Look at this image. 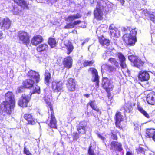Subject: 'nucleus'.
<instances>
[{
    "label": "nucleus",
    "instance_id": "39",
    "mask_svg": "<svg viewBox=\"0 0 155 155\" xmlns=\"http://www.w3.org/2000/svg\"><path fill=\"white\" fill-rule=\"evenodd\" d=\"M108 61L112 64L115 65L116 67H117L119 66V63L115 58H110L108 59Z\"/></svg>",
    "mask_w": 155,
    "mask_h": 155
},
{
    "label": "nucleus",
    "instance_id": "13",
    "mask_svg": "<svg viewBox=\"0 0 155 155\" xmlns=\"http://www.w3.org/2000/svg\"><path fill=\"white\" fill-rule=\"evenodd\" d=\"M51 116L50 118L49 122L47 121L48 124L51 127L56 128L57 127V122L54 115L53 111L51 112Z\"/></svg>",
    "mask_w": 155,
    "mask_h": 155
},
{
    "label": "nucleus",
    "instance_id": "42",
    "mask_svg": "<svg viewBox=\"0 0 155 155\" xmlns=\"http://www.w3.org/2000/svg\"><path fill=\"white\" fill-rule=\"evenodd\" d=\"M94 61L92 60H85L83 63V65L84 66H91L94 63Z\"/></svg>",
    "mask_w": 155,
    "mask_h": 155
},
{
    "label": "nucleus",
    "instance_id": "11",
    "mask_svg": "<svg viewBox=\"0 0 155 155\" xmlns=\"http://www.w3.org/2000/svg\"><path fill=\"white\" fill-rule=\"evenodd\" d=\"M24 117L27 121L29 124H34L37 122L36 120L31 114L26 113L24 114Z\"/></svg>",
    "mask_w": 155,
    "mask_h": 155
},
{
    "label": "nucleus",
    "instance_id": "17",
    "mask_svg": "<svg viewBox=\"0 0 155 155\" xmlns=\"http://www.w3.org/2000/svg\"><path fill=\"white\" fill-rule=\"evenodd\" d=\"M68 84H67V87L70 91H73L75 89L76 83L75 80L71 78L68 80Z\"/></svg>",
    "mask_w": 155,
    "mask_h": 155
},
{
    "label": "nucleus",
    "instance_id": "16",
    "mask_svg": "<svg viewBox=\"0 0 155 155\" xmlns=\"http://www.w3.org/2000/svg\"><path fill=\"white\" fill-rule=\"evenodd\" d=\"M117 55L119 59L120 64L121 67L123 69L126 68L127 66L124 56L121 53H118Z\"/></svg>",
    "mask_w": 155,
    "mask_h": 155
},
{
    "label": "nucleus",
    "instance_id": "19",
    "mask_svg": "<svg viewBox=\"0 0 155 155\" xmlns=\"http://www.w3.org/2000/svg\"><path fill=\"white\" fill-rule=\"evenodd\" d=\"M43 39L41 36L40 35H37L33 38L31 42L32 45L36 46L43 42Z\"/></svg>",
    "mask_w": 155,
    "mask_h": 155
},
{
    "label": "nucleus",
    "instance_id": "40",
    "mask_svg": "<svg viewBox=\"0 0 155 155\" xmlns=\"http://www.w3.org/2000/svg\"><path fill=\"white\" fill-rule=\"evenodd\" d=\"M108 26L106 25H101L97 29L98 31L99 30L103 32H106L107 30Z\"/></svg>",
    "mask_w": 155,
    "mask_h": 155
},
{
    "label": "nucleus",
    "instance_id": "45",
    "mask_svg": "<svg viewBox=\"0 0 155 155\" xmlns=\"http://www.w3.org/2000/svg\"><path fill=\"white\" fill-rule=\"evenodd\" d=\"M93 149L94 148L92 147V146L91 144L88 150V154L89 155H96L94 152Z\"/></svg>",
    "mask_w": 155,
    "mask_h": 155
},
{
    "label": "nucleus",
    "instance_id": "30",
    "mask_svg": "<svg viewBox=\"0 0 155 155\" xmlns=\"http://www.w3.org/2000/svg\"><path fill=\"white\" fill-rule=\"evenodd\" d=\"M144 64V62L138 57L135 61H134V66L138 68H140L143 66Z\"/></svg>",
    "mask_w": 155,
    "mask_h": 155
},
{
    "label": "nucleus",
    "instance_id": "26",
    "mask_svg": "<svg viewBox=\"0 0 155 155\" xmlns=\"http://www.w3.org/2000/svg\"><path fill=\"white\" fill-rule=\"evenodd\" d=\"M3 20L1 27H3L6 29L9 28L11 25V21L9 19L7 18H3Z\"/></svg>",
    "mask_w": 155,
    "mask_h": 155
},
{
    "label": "nucleus",
    "instance_id": "48",
    "mask_svg": "<svg viewBox=\"0 0 155 155\" xmlns=\"http://www.w3.org/2000/svg\"><path fill=\"white\" fill-rule=\"evenodd\" d=\"M137 57L134 56L133 55H130L128 56V58L129 60L131 62L134 63V61L137 59Z\"/></svg>",
    "mask_w": 155,
    "mask_h": 155
},
{
    "label": "nucleus",
    "instance_id": "57",
    "mask_svg": "<svg viewBox=\"0 0 155 155\" xmlns=\"http://www.w3.org/2000/svg\"><path fill=\"white\" fill-rule=\"evenodd\" d=\"M81 22L82 21L80 20H78L74 21V22L73 23V24H74V27L75 25L81 23Z\"/></svg>",
    "mask_w": 155,
    "mask_h": 155
},
{
    "label": "nucleus",
    "instance_id": "46",
    "mask_svg": "<svg viewBox=\"0 0 155 155\" xmlns=\"http://www.w3.org/2000/svg\"><path fill=\"white\" fill-rule=\"evenodd\" d=\"M147 150H145L142 146H140L138 149L137 150V153H140L142 154L145 155V151Z\"/></svg>",
    "mask_w": 155,
    "mask_h": 155
},
{
    "label": "nucleus",
    "instance_id": "5",
    "mask_svg": "<svg viewBox=\"0 0 155 155\" xmlns=\"http://www.w3.org/2000/svg\"><path fill=\"white\" fill-rule=\"evenodd\" d=\"M150 78L148 71H146L141 70L138 74V78L139 80L141 81H146V83L142 85L143 87H149L150 84L147 81Z\"/></svg>",
    "mask_w": 155,
    "mask_h": 155
},
{
    "label": "nucleus",
    "instance_id": "10",
    "mask_svg": "<svg viewBox=\"0 0 155 155\" xmlns=\"http://www.w3.org/2000/svg\"><path fill=\"white\" fill-rule=\"evenodd\" d=\"M28 76L31 79L35 80L36 83H38L40 81V75L38 72L30 70L27 73Z\"/></svg>",
    "mask_w": 155,
    "mask_h": 155
},
{
    "label": "nucleus",
    "instance_id": "36",
    "mask_svg": "<svg viewBox=\"0 0 155 155\" xmlns=\"http://www.w3.org/2000/svg\"><path fill=\"white\" fill-rule=\"evenodd\" d=\"M45 81L47 84H48L49 80L51 78V74L48 71H45Z\"/></svg>",
    "mask_w": 155,
    "mask_h": 155
},
{
    "label": "nucleus",
    "instance_id": "32",
    "mask_svg": "<svg viewBox=\"0 0 155 155\" xmlns=\"http://www.w3.org/2000/svg\"><path fill=\"white\" fill-rule=\"evenodd\" d=\"M44 99L46 104L49 107L51 112H53V110L51 104V99L48 96H46L44 97Z\"/></svg>",
    "mask_w": 155,
    "mask_h": 155
},
{
    "label": "nucleus",
    "instance_id": "52",
    "mask_svg": "<svg viewBox=\"0 0 155 155\" xmlns=\"http://www.w3.org/2000/svg\"><path fill=\"white\" fill-rule=\"evenodd\" d=\"M99 0H90V5L93 6L95 5L96 2L97 1V4Z\"/></svg>",
    "mask_w": 155,
    "mask_h": 155
},
{
    "label": "nucleus",
    "instance_id": "41",
    "mask_svg": "<svg viewBox=\"0 0 155 155\" xmlns=\"http://www.w3.org/2000/svg\"><path fill=\"white\" fill-rule=\"evenodd\" d=\"M153 12H148L146 9L144 10L142 12V14L143 16H145L147 17V18H149Z\"/></svg>",
    "mask_w": 155,
    "mask_h": 155
},
{
    "label": "nucleus",
    "instance_id": "25",
    "mask_svg": "<svg viewBox=\"0 0 155 155\" xmlns=\"http://www.w3.org/2000/svg\"><path fill=\"white\" fill-rule=\"evenodd\" d=\"M115 70L114 68L112 66L107 65H103L101 67V70L102 72H104V70H105L109 72H112Z\"/></svg>",
    "mask_w": 155,
    "mask_h": 155
},
{
    "label": "nucleus",
    "instance_id": "55",
    "mask_svg": "<svg viewBox=\"0 0 155 155\" xmlns=\"http://www.w3.org/2000/svg\"><path fill=\"white\" fill-rule=\"evenodd\" d=\"M30 152L28 149H27L25 146L24 147V153L26 154H27Z\"/></svg>",
    "mask_w": 155,
    "mask_h": 155
},
{
    "label": "nucleus",
    "instance_id": "1",
    "mask_svg": "<svg viewBox=\"0 0 155 155\" xmlns=\"http://www.w3.org/2000/svg\"><path fill=\"white\" fill-rule=\"evenodd\" d=\"M113 6V4L107 0H99L96 9L94 12L95 18L99 20H102L103 15V11L105 10L106 12H108L110 8Z\"/></svg>",
    "mask_w": 155,
    "mask_h": 155
},
{
    "label": "nucleus",
    "instance_id": "59",
    "mask_svg": "<svg viewBox=\"0 0 155 155\" xmlns=\"http://www.w3.org/2000/svg\"><path fill=\"white\" fill-rule=\"evenodd\" d=\"M48 134H49V135L51 136H53L54 132L53 130L52 129H50V130H49V132Z\"/></svg>",
    "mask_w": 155,
    "mask_h": 155
},
{
    "label": "nucleus",
    "instance_id": "60",
    "mask_svg": "<svg viewBox=\"0 0 155 155\" xmlns=\"http://www.w3.org/2000/svg\"><path fill=\"white\" fill-rule=\"evenodd\" d=\"M89 38H87L85 39L84 40V41L82 43V45H83L84 44L88 42L89 41Z\"/></svg>",
    "mask_w": 155,
    "mask_h": 155
},
{
    "label": "nucleus",
    "instance_id": "37",
    "mask_svg": "<svg viewBox=\"0 0 155 155\" xmlns=\"http://www.w3.org/2000/svg\"><path fill=\"white\" fill-rule=\"evenodd\" d=\"M112 31L113 32L112 33L111 32H110L111 35L113 37H117L120 36L119 31L117 28H114V29Z\"/></svg>",
    "mask_w": 155,
    "mask_h": 155
},
{
    "label": "nucleus",
    "instance_id": "43",
    "mask_svg": "<svg viewBox=\"0 0 155 155\" xmlns=\"http://www.w3.org/2000/svg\"><path fill=\"white\" fill-rule=\"evenodd\" d=\"M72 136L74 141H77L79 137V134L77 132H73L72 134Z\"/></svg>",
    "mask_w": 155,
    "mask_h": 155
},
{
    "label": "nucleus",
    "instance_id": "44",
    "mask_svg": "<svg viewBox=\"0 0 155 155\" xmlns=\"http://www.w3.org/2000/svg\"><path fill=\"white\" fill-rule=\"evenodd\" d=\"M32 94L38 93L39 94L40 93V87L39 86L36 85L35 89L31 91Z\"/></svg>",
    "mask_w": 155,
    "mask_h": 155
},
{
    "label": "nucleus",
    "instance_id": "2",
    "mask_svg": "<svg viewBox=\"0 0 155 155\" xmlns=\"http://www.w3.org/2000/svg\"><path fill=\"white\" fill-rule=\"evenodd\" d=\"M123 31L124 34L123 36V41L127 45H134L137 41L136 28L132 29L130 27H126L123 28Z\"/></svg>",
    "mask_w": 155,
    "mask_h": 155
},
{
    "label": "nucleus",
    "instance_id": "35",
    "mask_svg": "<svg viewBox=\"0 0 155 155\" xmlns=\"http://www.w3.org/2000/svg\"><path fill=\"white\" fill-rule=\"evenodd\" d=\"M124 111L127 112H130L132 110V107L130 104H126L124 107Z\"/></svg>",
    "mask_w": 155,
    "mask_h": 155
},
{
    "label": "nucleus",
    "instance_id": "18",
    "mask_svg": "<svg viewBox=\"0 0 155 155\" xmlns=\"http://www.w3.org/2000/svg\"><path fill=\"white\" fill-rule=\"evenodd\" d=\"M63 63L65 67L68 69L70 68L72 66V59L70 57L65 58Z\"/></svg>",
    "mask_w": 155,
    "mask_h": 155
},
{
    "label": "nucleus",
    "instance_id": "31",
    "mask_svg": "<svg viewBox=\"0 0 155 155\" xmlns=\"http://www.w3.org/2000/svg\"><path fill=\"white\" fill-rule=\"evenodd\" d=\"M48 49V45L45 44L40 45L37 48V51L40 52L46 51Z\"/></svg>",
    "mask_w": 155,
    "mask_h": 155
},
{
    "label": "nucleus",
    "instance_id": "34",
    "mask_svg": "<svg viewBox=\"0 0 155 155\" xmlns=\"http://www.w3.org/2000/svg\"><path fill=\"white\" fill-rule=\"evenodd\" d=\"M112 53L110 51H105L102 54V58L104 60L107 59L109 56L111 55Z\"/></svg>",
    "mask_w": 155,
    "mask_h": 155
},
{
    "label": "nucleus",
    "instance_id": "58",
    "mask_svg": "<svg viewBox=\"0 0 155 155\" xmlns=\"http://www.w3.org/2000/svg\"><path fill=\"white\" fill-rule=\"evenodd\" d=\"M145 155H153V153L150 151L149 150H146L145 151Z\"/></svg>",
    "mask_w": 155,
    "mask_h": 155
},
{
    "label": "nucleus",
    "instance_id": "47",
    "mask_svg": "<svg viewBox=\"0 0 155 155\" xmlns=\"http://www.w3.org/2000/svg\"><path fill=\"white\" fill-rule=\"evenodd\" d=\"M14 14L18 15L21 12V10L18 7H15L13 10Z\"/></svg>",
    "mask_w": 155,
    "mask_h": 155
},
{
    "label": "nucleus",
    "instance_id": "14",
    "mask_svg": "<svg viewBox=\"0 0 155 155\" xmlns=\"http://www.w3.org/2000/svg\"><path fill=\"white\" fill-rule=\"evenodd\" d=\"M147 101L149 104H155V93L152 92L149 94L147 96Z\"/></svg>",
    "mask_w": 155,
    "mask_h": 155
},
{
    "label": "nucleus",
    "instance_id": "9",
    "mask_svg": "<svg viewBox=\"0 0 155 155\" xmlns=\"http://www.w3.org/2000/svg\"><path fill=\"white\" fill-rule=\"evenodd\" d=\"M52 87L54 92L58 93L62 90L63 83L61 81H53L52 83Z\"/></svg>",
    "mask_w": 155,
    "mask_h": 155
},
{
    "label": "nucleus",
    "instance_id": "4",
    "mask_svg": "<svg viewBox=\"0 0 155 155\" xmlns=\"http://www.w3.org/2000/svg\"><path fill=\"white\" fill-rule=\"evenodd\" d=\"M19 42L20 44L27 45L30 42V37L29 33L23 31H19L18 34Z\"/></svg>",
    "mask_w": 155,
    "mask_h": 155
},
{
    "label": "nucleus",
    "instance_id": "28",
    "mask_svg": "<svg viewBox=\"0 0 155 155\" xmlns=\"http://www.w3.org/2000/svg\"><path fill=\"white\" fill-rule=\"evenodd\" d=\"M14 2L23 8H27L28 4L24 0H14Z\"/></svg>",
    "mask_w": 155,
    "mask_h": 155
},
{
    "label": "nucleus",
    "instance_id": "54",
    "mask_svg": "<svg viewBox=\"0 0 155 155\" xmlns=\"http://www.w3.org/2000/svg\"><path fill=\"white\" fill-rule=\"evenodd\" d=\"M24 90V88L23 87H19L17 90V92L19 93H21Z\"/></svg>",
    "mask_w": 155,
    "mask_h": 155
},
{
    "label": "nucleus",
    "instance_id": "7",
    "mask_svg": "<svg viewBox=\"0 0 155 155\" xmlns=\"http://www.w3.org/2000/svg\"><path fill=\"white\" fill-rule=\"evenodd\" d=\"M30 99V97L28 96L23 94L19 100L18 104L21 107H26Z\"/></svg>",
    "mask_w": 155,
    "mask_h": 155
},
{
    "label": "nucleus",
    "instance_id": "29",
    "mask_svg": "<svg viewBox=\"0 0 155 155\" xmlns=\"http://www.w3.org/2000/svg\"><path fill=\"white\" fill-rule=\"evenodd\" d=\"M155 132L154 129H147L146 130L145 136L147 137L152 138Z\"/></svg>",
    "mask_w": 155,
    "mask_h": 155
},
{
    "label": "nucleus",
    "instance_id": "62",
    "mask_svg": "<svg viewBox=\"0 0 155 155\" xmlns=\"http://www.w3.org/2000/svg\"><path fill=\"white\" fill-rule=\"evenodd\" d=\"M99 138H100L101 140H102L103 141H104L105 140V137L102 136L101 135L99 134H97Z\"/></svg>",
    "mask_w": 155,
    "mask_h": 155
},
{
    "label": "nucleus",
    "instance_id": "15",
    "mask_svg": "<svg viewBox=\"0 0 155 155\" xmlns=\"http://www.w3.org/2000/svg\"><path fill=\"white\" fill-rule=\"evenodd\" d=\"M123 116L121 115V113L117 112L115 115V125L116 127L120 129L122 128L120 122L122 120Z\"/></svg>",
    "mask_w": 155,
    "mask_h": 155
},
{
    "label": "nucleus",
    "instance_id": "53",
    "mask_svg": "<svg viewBox=\"0 0 155 155\" xmlns=\"http://www.w3.org/2000/svg\"><path fill=\"white\" fill-rule=\"evenodd\" d=\"M114 25L113 24H111L109 27V29L110 30V32H111L112 33L113 32H112V31H114L113 30L114 29V28H116Z\"/></svg>",
    "mask_w": 155,
    "mask_h": 155
},
{
    "label": "nucleus",
    "instance_id": "63",
    "mask_svg": "<svg viewBox=\"0 0 155 155\" xmlns=\"http://www.w3.org/2000/svg\"><path fill=\"white\" fill-rule=\"evenodd\" d=\"M3 18L0 17V27H1L2 26V22L3 21Z\"/></svg>",
    "mask_w": 155,
    "mask_h": 155
},
{
    "label": "nucleus",
    "instance_id": "6",
    "mask_svg": "<svg viewBox=\"0 0 155 155\" xmlns=\"http://www.w3.org/2000/svg\"><path fill=\"white\" fill-rule=\"evenodd\" d=\"M102 85L107 92L112 90L114 87L112 81L107 78H103Z\"/></svg>",
    "mask_w": 155,
    "mask_h": 155
},
{
    "label": "nucleus",
    "instance_id": "20",
    "mask_svg": "<svg viewBox=\"0 0 155 155\" xmlns=\"http://www.w3.org/2000/svg\"><path fill=\"white\" fill-rule=\"evenodd\" d=\"M64 45L66 47L68 50L67 54H69L71 52L74 48L71 42L68 40H65L64 41Z\"/></svg>",
    "mask_w": 155,
    "mask_h": 155
},
{
    "label": "nucleus",
    "instance_id": "23",
    "mask_svg": "<svg viewBox=\"0 0 155 155\" xmlns=\"http://www.w3.org/2000/svg\"><path fill=\"white\" fill-rule=\"evenodd\" d=\"M34 84V81L31 79H27L24 81L23 83L24 87L26 88H29L32 87Z\"/></svg>",
    "mask_w": 155,
    "mask_h": 155
},
{
    "label": "nucleus",
    "instance_id": "38",
    "mask_svg": "<svg viewBox=\"0 0 155 155\" xmlns=\"http://www.w3.org/2000/svg\"><path fill=\"white\" fill-rule=\"evenodd\" d=\"M48 43L52 48H54L56 46V40L53 38H50L49 39Z\"/></svg>",
    "mask_w": 155,
    "mask_h": 155
},
{
    "label": "nucleus",
    "instance_id": "49",
    "mask_svg": "<svg viewBox=\"0 0 155 155\" xmlns=\"http://www.w3.org/2000/svg\"><path fill=\"white\" fill-rule=\"evenodd\" d=\"M148 19L155 23V12H153Z\"/></svg>",
    "mask_w": 155,
    "mask_h": 155
},
{
    "label": "nucleus",
    "instance_id": "12",
    "mask_svg": "<svg viewBox=\"0 0 155 155\" xmlns=\"http://www.w3.org/2000/svg\"><path fill=\"white\" fill-rule=\"evenodd\" d=\"M93 75V78H94L93 81L95 82L96 84V86H99V77L98 75V73L97 70L94 68H91L89 70Z\"/></svg>",
    "mask_w": 155,
    "mask_h": 155
},
{
    "label": "nucleus",
    "instance_id": "3",
    "mask_svg": "<svg viewBox=\"0 0 155 155\" xmlns=\"http://www.w3.org/2000/svg\"><path fill=\"white\" fill-rule=\"evenodd\" d=\"M5 99V101L3 102L1 106L3 110L5 111L8 114H10L15 105V100L12 92H9L6 94Z\"/></svg>",
    "mask_w": 155,
    "mask_h": 155
},
{
    "label": "nucleus",
    "instance_id": "56",
    "mask_svg": "<svg viewBox=\"0 0 155 155\" xmlns=\"http://www.w3.org/2000/svg\"><path fill=\"white\" fill-rule=\"evenodd\" d=\"M111 138L114 140H117V135L116 134L112 133Z\"/></svg>",
    "mask_w": 155,
    "mask_h": 155
},
{
    "label": "nucleus",
    "instance_id": "61",
    "mask_svg": "<svg viewBox=\"0 0 155 155\" xmlns=\"http://www.w3.org/2000/svg\"><path fill=\"white\" fill-rule=\"evenodd\" d=\"M81 23V26H80L81 27L84 28L86 27V25L84 22L82 21Z\"/></svg>",
    "mask_w": 155,
    "mask_h": 155
},
{
    "label": "nucleus",
    "instance_id": "50",
    "mask_svg": "<svg viewBox=\"0 0 155 155\" xmlns=\"http://www.w3.org/2000/svg\"><path fill=\"white\" fill-rule=\"evenodd\" d=\"M46 3L49 5H51L56 2L57 0H45Z\"/></svg>",
    "mask_w": 155,
    "mask_h": 155
},
{
    "label": "nucleus",
    "instance_id": "21",
    "mask_svg": "<svg viewBox=\"0 0 155 155\" xmlns=\"http://www.w3.org/2000/svg\"><path fill=\"white\" fill-rule=\"evenodd\" d=\"M99 40L100 44L104 47H106V46H107L110 45V40L105 38L103 36L101 37H99Z\"/></svg>",
    "mask_w": 155,
    "mask_h": 155
},
{
    "label": "nucleus",
    "instance_id": "8",
    "mask_svg": "<svg viewBox=\"0 0 155 155\" xmlns=\"http://www.w3.org/2000/svg\"><path fill=\"white\" fill-rule=\"evenodd\" d=\"M87 123L85 121L80 122L77 126L78 131L79 134H83L85 133Z\"/></svg>",
    "mask_w": 155,
    "mask_h": 155
},
{
    "label": "nucleus",
    "instance_id": "27",
    "mask_svg": "<svg viewBox=\"0 0 155 155\" xmlns=\"http://www.w3.org/2000/svg\"><path fill=\"white\" fill-rule=\"evenodd\" d=\"M89 104L93 110L97 112L98 114L100 115L101 114V112L96 105L95 101L94 100L90 101Z\"/></svg>",
    "mask_w": 155,
    "mask_h": 155
},
{
    "label": "nucleus",
    "instance_id": "24",
    "mask_svg": "<svg viewBox=\"0 0 155 155\" xmlns=\"http://www.w3.org/2000/svg\"><path fill=\"white\" fill-rule=\"evenodd\" d=\"M81 15L79 13L69 15L66 18V20L68 21L71 22L75 19L81 18Z\"/></svg>",
    "mask_w": 155,
    "mask_h": 155
},
{
    "label": "nucleus",
    "instance_id": "33",
    "mask_svg": "<svg viewBox=\"0 0 155 155\" xmlns=\"http://www.w3.org/2000/svg\"><path fill=\"white\" fill-rule=\"evenodd\" d=\"M137 108L138 110L145 117L148 118H150V117L149 114L142 107L140 106H138Z\"/></svg>",
    "mask_w": 155,
    "mask_h": 155
},
{
    "label": "nucleus",
    "instance_id": "22",
    "mask_svg": "<svg viewBox=\"0 0 155 155\" xmlns=\"http://www.w3.org/2000/svg\"><path fill=\"white\" fill-rule=\"evenodd\" d=\"M111 145L112 147L117 150L120 151L122 150V145L120 143L113 141L111 142Z\"/></svg>",
    "mask_w": 155,
    "mask_h": 155
},
{
    "label": "nucleus",
    "instance_id": "64",
    "mask_svg": "<svg viewBox=\"0 0 155 155\" xmlns=\"http://www.w3.org/2000/svg\"><path fill=\"white\" fill-rule=\"evenodd\" d=\"M153 140L155 142V132L153 134V136L152 138Z\"/></svg>",
    "mask_w": 155,
    "mask_h": 155
},
{
    "label": "nucleus",
    "instance_id": "51",
    "mask_svg": "<svg viewBox=\"0 0 155 155\" xmlns=\"http://www.w3.org/2000/svg\"><path fill=\"white\" fill-rule=\"evenodd\" d=\"M74 27V24L73 23H69L67 24L66 25L64 26L65 29L72 28Z\"/></svg>",
    "mask_w": 155,
    "mask_h": 155
}]
</instances>
